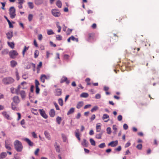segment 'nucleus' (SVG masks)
I'll list each match as a JSON object with an SVG mask.
<instances>
[{"instance_id":"393cba45","label":"nucleus","mask_w":159,"mask_h":159,"mask_svg":"<svg viewBox=\"0 0 159 159\" xmlns=\"http://www.w3.org/2000/svg\"><path fill=\"white\" fill-rule=\"evenodd\" d=\"M7 156V154L6 152H2L0 155V157L2 159L4 158Z\"/></svg>"},{"instance_id":"2eb2a0df","label":"nucleus","mask_w":159,"mask_h":159,"mask_svg":"<svg viewBox=\"0 0 159 159\" xmlns=\"http://www.w3.org/2000/svg\"><path fill=\"white\" fill-rule=\"evenodd\" d=\"M61 89H57L56 90L55 95L56 96H59L61 94Z\"/></svg>"},{"instance_id":"412c9836","label":"nucleus","mask_w":159,"mask_h":159,"mask_svg":"<svg viewBox=\"0 0 159 159\" xmlns=\"http://www.w3.org/2000/svg\"><path fill=\"white\" fill-rule=\"evenodd\" d=\"M84 105V102L82 101H80L76 105V108L79 109L81 107H82Z\"/></svg>"},{"instance_id":"680f3d73","label":"nucleus","mask_w":159,"mask_h":159,"mask_svg":"<svg viewBox=\"0 0 159 159\" xmlns=\"http://www.w3.org/2000/svg\"><path fill=\"white\" fill-rule=\"evenodd\" d=\"M101 96L99 94H97L96 95L95 98L96 99H99L101 98Z\"/></svg>"},{"instance_id":"774afa93","label":"nucleus","mask_w":159,"mask_h":159,"mask_svg":"<svg viewBox=\"0 0 159 159\" xmlns=\"http://www.w3.org/2000/svg\"><path fill=\"white\" fill-rule=\"evenodd\" d=\"M128 126L126 124H125L123 125V128L124 129L126 130L128 129Z\"/></svg>"},{"instance_id":"a19ab883","label":"nucleus","mask_w":159,"mask_h":159,"mask_svg":"<svg viewBox=\"0 0 159 159\" xmlns=\"http://www.w3.org/2000/svg\"><path fill=\"white\" fill-rule=\"evenodd\" d=\"M11 145L5 144V148L8 150L10 151L11 150Z\"/></svg>"},{"instance_id":"473e14b6","label":"nucleus","mask_w":159,"mask_h":159,"mask_svg":"<svg viewBox=\"0 0 159 159\" xmlns=\"http://www.w3.org/2000/svg\"><path fill=\"white\" fill-rule=\"evenodd\" d=\"M61 120V117L59 116H57L56 118L57 122L58 124H60Z\"/></svg>"},{"instance_id":"dca6fc26","label":"nucleus","mask_w":159,"mask_h":159,"mask_svg":"<svg viewBox=\"0 0 159 159\" xmlns=\"http://www.w3.org/2000/svg\"><path fill=\"white\" fill-rule=\"evenodd\" d=\"M81 144L84 147H86L88 145L89 142L86 139H83V142L81 143Z\"/></svg>"},{"instance_id":"bf43d9fd","label":"nucleus","mask_w":159,"mask_h":159,"mask_svg":"<svg viewBox=\"0 0 159 159\" xmlns=\"http://www.w3.org/2000/svg\"><path fill=\"white\" fill-rule=\"evenodd\" d=\"M16 79L17 80H19V73L18 72L17 69L16 70Z\"/></svg>"},{"instance_id":"aec40b11","label":"nucleus","mask_w":159,"mask_h":159,"mask_svg":"<svg viewBox=\"0 0 159 159\" xmlns=\"http://www.w3.org/2000/svg\"><path fill=\"white\" fill-rule=\"evenodd\" d=\"M75 136L78 140L79 141L80 140V134L79 133V129H76L75 131Z\"/></svg>"},{"instance_id":"79ce46f5","label":"nucleus","mask_w":159,"mask_h":159,"mask_svg":"<svg viewBox=\"0 0 159 159\" xmlns=\"http://www.w3.org/2000/svg\"><path fill=\"white\" fill-rule=\"evenodd\" d=\"M11 141L9 139H7L5 141V144L11 145Z\"/></svg>"},{"instance_id":"c03bdc74","label":"nucleus","mask_w":159,"mask_h":159,"mask_svg":"<svg viewBox=\"0 0 159 159\" xmlns=\"http://www.w3.org/2000/svg\"><path fill=\"white\" fill-rule=\"evenodd\" d=\"M106 146V145L105 143H102L98 145V147L101 148H103Z\"/></svg>"},{"instance_id":"a18cd8bd","label":"nucleus","mask_w":159,"mask_h":159,"mask_svg":"<svg viewBox=\"0 0 159 159\" xmlns=\"http://www.w3.org/2000/svg\"><path fill=\"white\" fill-rule=\"evenodd\" d=\"M61 135H62V139H63V142H66L67 140L65 134H61Z\"/></svg>"},{"instance_id":"864d4df0","label":"nucleus","mask_w":159,"mask_h":159,"mask_svg":"<svg viewBox=\"0 0 159 159\" xmlns=\"http://www.w3.org/2000/svg\"><path fill=\"white\" fill-rule=\"evenodd\" d=\"M107 132L108 134H110L111 133V128L108 127L107 129Z\"/></svg>"},{"instance_id":"5701e85b","label":"nucleus","mask_w":159,"mask_h":159,"mask_svg":"<svg viewBox=\"0 0 159 159\" xmlns=\"http://www.w3.org/2000/svg\"><path fill=\"white\" fill-rule=\"evenodd\" d=\"M101 124L100 123H98L96 126V130L97 132H100L101 129Z\"/></svg>"},{"instance_id":"5fc2aeb1","label":"nucleus","mask_w":159,"mask_h":159,"mask_svg":"<svg viewBox=\"0 0 159 159\" xmlns=\"http://www.w3.org/2000/svg\"><path fill=\"white\" fill-rule=\"evenodd\" d=\"M72 30V29H68L66 32L67 35H69L71 33Z\"/></svg>"},{"instance_id":"69168bd1","label":"nucleus","mask_w":159,"mask_h":159,"mask_svg":"<svg viewBox=\"0 0 159 159\" xmlns=\"http://www.w3.org/2000/svg\"><path fill=\"white\" fill-rule=\"evenodd\" d=\"M122 117L121 115H120L118 116L117 119L119 121H121L122 120Z\"/></svg>"},{"instance_id":"3c124183","label":"nucleus","mask_w":159,"mask_h":159,"mask_svg":"<svg viewBox=\"0 0 159 159\" xmlns=\"http://www.w3.org/2000/svg\"><path fill=\"white\" fill-rule=\"evenodd\" d=\"M98 107L95 106L93 108L91 109V111L92 112H93L94 111H95L97 110H98Z\"/></svg>"},{"instance_id":"ea45409f","label":"nucleus","mask_w":159,"mask_h":159,"mask_svg":"<svg viewBox=\"0 0 159 159\" xmlns=\"http://www.w3.org/2000/svg\"><path fill=\"white\" fill-rule=\"evenodd\" d=\"M89 140H90V143L92 145H93V146L95 145H96L95 142L93 139L91 138Z\"/></svg>"},{"instance_id":"f03ea898","label":"nucleus","mask_w":159,"mask_h":159,"mask_svg":"<svg viewBox=\"0 0 159 159\" xmlns=\"http://www.w3.org/2000/svg\"><path fill=\"white\" fill-rule=\"evenodd\" d=\"M14 145L15 149L18 152H21L23 148L21 143L18 140H15L14 143Z\"/></svg>"},{"instance_id":"6e6d98bb","label":"nucleus","mask_w":159,"mask_h":159,"mask_svg":"<svg viewBox=\"0 0 159 159\" xmlns=\"http://www.w3.org/2000/svg\"><path fill=\"white\" fill-rule=\"evenodd\" d=\"M142 145L141 144H139L138 145L136 146V148L139 150L142 149Z\"/></svg>"},{"instance_id":"4468645a","label":"nucleus","mask_w":159,"mask_h":159,"mask_svg":"<svg viewBox=\"0 0 159 159\" xmlns=\"http://www.w3.org/2000/svg\"><path fill=\"white\" fill-rule=\"evenodd\" d=\"M49 115L52 117H53L55 115V112L54 109H52L50 110L49 112Z\"/></svg>"},{"instance_id":"f257e3e1","label":"nucleus","mask_w":159,"mask_h":159,"mask_svg":"<svg viewBox=\"0 0 159 159\" xmlns=\"http://www.w3.org/2000/svg\"><path fill=\"white\" fill-rule=\"evenodd\" d=\"M27 88V83L25 82H23L20 85H19L17 88L16 89V94H19L23 99H25L26 97V94L24 90H20L21 89H25Z\"/></svg>"},{"instance_id":"423d86ee","label":"nucleus","mask_w":159,"mask_h":159,"mask_svg":"<svg viewBox=\"0 0 159 159\" xmlns=\"http://www.w3.org/2000/svg\"><path fill=\"white\" fill-rule=\"evenodd\" d=\"M52 15L55 17H58L60 16L61 13L58 10L56 9H53L52 10Z\"/></svg>"},{"instance_id":"f3484780","label":"nucleus","mask_w":159,"mask_h":159,"mask_svg":"<svg viewBox=\"0 0 159 159\" xmlns=\"http://www.w3.org/2000/svg\"><path fill=\"white\" fill-rule=\"evenodd\" d=\"M17 64V62L15 60H12L10 61L11 66L12 67H15Z\"/></svg>"},{"instance_id":"8fccbe9b","label":"nucleus","mask_w":159,"mask_h":159,"mask_svg":"<svg viewBox=\"0 0 159 159\" xmlns=\"http://www.w3.org/2000/svg\"><path fill=\"white\" fill-rule=\"evenodd\" d=\"M33 18V15L32 14H30L29 15L28 17V19L30 21L32 20V19Z\"/></svg>"},{"instance_id":"4c0bfd02","label":"nucleus","mask_w":159,"mask_h":159,"mask_svg":"<svg viewBox=\"0 0 159 159\" xmlns=\"http://www.w3.org/2000/svg\"><path fill=\"white\" fill-rule=\"evenodd\" d=\"M58 102L59 104L61 106L63 105V101L62 98H59L58 100Z\"/></svg>"},{"instance_id":"4d7b16f0","label":"nucleus","mask_w":159,"mask_h":159,"mask_svg":"<svg viewBox=\"0 0 159 159\" xmlns=\"http://www.w3.org/2000/svg\"><path fill=\"white\" fill-rule=\"evenodd\" d=\"M54 106L56 107V110H59L60 108L58 104L56 102H54Z\"/></svg>"},{"instance_id":"20e7f679","label":"nucleus","mask_w":159,"mask_h":159,"mask_svg":"<svg viewBox=\"0 0 159 159\" xmlns=\"http://www.w3.org/2000/svg\"><path fill=\"white\" fill-rule=\"evenodd\" d=\"M9 14L10 17L11 19L14 18L16 16V10L14 7H10L9 10Z\"/></svg>"},{"instance_id":"052dcab7","label":"nucleus","mask_w":159,"mask_h":159,"mask_svg":"<svg viewBox=\"0 0 159 159\" xmlns=\"http://www.w3.org/2000/svg\"><path fill=\"white\" fill-rule=\"evenodd\" d=\"M35 85L36 87H39V81L37 80H35Z\"/></svg>"},{"instance_id":"e2e57ef3","label":"nucleus","mask_w":159,"mask_h":159,"mask_svg":"<svg viewBox=\"0 0 159 159\" xmlns=\"http://www.w3.org/2000/svg\"><path fill=\"white\" fill-rule=\"evenodd\" d=\"M113 129L114 130L115 132H116L117 129V126L115 125H113Z\"/></svg>"},{"instance_id":"a878e982","label":"nucleus","mask_w":159,"mask_h":159,"mask_svg":"<svg viewBox=\"0 0 159 159\" xmlns=\"http://www.w3.org/2000/svg\"><path fill=\"white\" fill-rule=\"evenodd\" d=\"M74 111L75 108H74L72 107L71 108L67 113V115H69L73 113V112H74Z\"/></svg>"},{"instance_id":"9b49d317","label":"nucleus","mask_w":159,"mask_h":159,"mask_svg":"<svg viewBox=\"0 0 159 159\" xmlns=\"http://www.w3.org/2000/svg\"><path fill=\"white\" fill-rule=\"evenodd\" d=\"M23 140L26 142L30 146H32L34 145L33 143L27 138L24 139Z\"/></svg>"},{"instance_id":"13d9d810","label":"nucleus","mask_w":159,"mask_h":159,"mask_svg":"<svg viewBox=\"0 0 159 159\" xmlns=\"http://www.w3.org/2000/svg\"><path fill=\"white\" fill-rule=\"evenodd\" d=\"M1 3L2 4V10H4L5 9L4 7L5 6L6 3L5 2H1Z\"/></svg>"},{"instance_id":"338daca9","label":"nucleus","mask_w":159,"mask_h":159,"mask_svg":"<svg viewBox=\"0 0 159 159\" xmlns=\"http://www.w3.org/2000/svg\"><path fill=\"white\" fill-rule=\"evenodd\" d=\"M8 23L9 25V27L10 28H12L13 27V25H12L10 21H8Z\"/></svg>"},{"instance_id":"49530a36","label":"nucleus","mask_w":159,"mask_h":159,"mask_svg":"<svg viewBox=\"0 0 159 159\" xmlns=\"http://www.w3.org/2000/svg\"><path fill=\"white\" fill-rule=\"evenodd\" d=\"M90 79L89 78H86L85 79V81L87 83V85H90L91 84V83H90Z\"/></svg>"},{"instance_id":"58836bf2","label":"nucleus","mask_w":159,"mask_h":159,"mask_svg":"<svg viewBox=\"0 0 159 159\" xmlns=\"http://www.w3.org/2000/svg\"><path fill=\"white\" fill-rule=\"evenodd\" d=\"M28 5L29 7V8L32 9L34 8V5L33 3L32 2H29L28 3Z\"/></svg>"},{"instance_id":"cd10ccee","label":"nucleus","mask_w":159,"mask_h":159,"mask_svg":"<svg viewBox=\"0 0 159 159\" xmlns=\"http://www.w3.org/2000/svg\"><path fill=\"white\" fill-rule=\"evenodd\" d=\"M8 45V46L11 48L13 49L14 48L15 44L13 42H11L7 43Z\"/></svg>"},{"instance_id":"6ab92c4d","label":"nucleus","mask_w":159,"mask_h":159,"mask_svg":"<svg viewBox=\"0 0 159 159\" xmlns=\"http://www.w3.org/2000/svg\"><path fill=\"white\" fill-rule=\"evenodd\" d=\"M43 0H34V3L37 5H40L43 3Z\"/></svg>"},{"instance_id":"7c9ffc66","label":"nucleus","mask_w":159,"mask_h":159,"mask_svg":"<svg viewBox=\"0 0 159 159\" xmlns=\"http://www.w3.org/2000/svg\"><path fill=\"white\" fill-rule=\"evenodd\" d=\"M59 22H57L56 23L57 27L58 29L57 32L58 33H59L61 32V27L59 25Z\"/></svg>"},{"instance_id":"6e6552de","label":"nucleus","mask_w":159,"mask_h":159,"mask_svg":"<svg viewBox=\"0 0 159 159\" xmlns=\"http://www.w3.org/2000/svg\"><path fill=\"white\" fill-rule=\"evenodd\" d=\"M49 77L45 75H41L40 77V81L43 83H44L45 82V79H48Z\"/></svg>"},{"instance_id":"4be33fe9","label":"nucleus","mask_w":159,"mask_h":159,"mask_svg":"<svg viewBox=\"0 0 159 159\" xmlns=\"http://www.w3.org/2000/svg\"><path fill=\"white\" fill-rule=\"evenodd\" d=\"M2 114L3 116L6 118L8 119H10V118L9 114L6 111H3L2 112Z\"/></svg>"},{"instance_id":"de8ad7c7","label":"nucleus","mask_w":159,"mask_h":159,"mask_svg":"<svg viewBox=\"0 0 159 159\" xmlns=\"http://www.w3.org/2000/svg\"><path fill=\"white\" fill-rule=\"evenodd\" d=\"M71 40L74 41H76V42H78V38H75L73 36H72L70 37Z\"/></svg>"},{"instance_id":"7ed1b4c3","label":"nucleus","mask_w":159,"mask_h":159,"mask_svg":"<svg viewBox=\"0 0 159 159\" xmlns=\"http://www.w3.org/2000/svg\"><path fill=\"white\" fill-rule=\"evenodd\" d=\"M2 81L4 84L7 85L12 83L14 81V80L11 77H7L4 78Z\"/></svg>"},{"instance_id":"37998d69","label":"nucleus","mask_w":159,"mask_h":159,"mask_svg":"<svg viewBox=\"0 0 159 159\" xmlns=\"http://www.w3.org/2000/svg\"><path fill=\"white\" fill-rule=\"evenodd\" d=\"M69 57L70 56L67 54H64L63 55V59L65 60H68Z\"/></svg>"},{"instance_id":"603ef678","label":"nucleus","mask_w":159,"mask_h":159,"mask_svg":"<svg viewBox=\"0 0 159 159\" xmlns=\"http://www.w3.org/2000/svg\"><path fill=\"white\" fill-rule=\"evenodd\" d=\"M47 33V34L49 35H50L54 34V33L52 30H48Z\"/></svg>"},{"instance_id":"0eeeda50","label":"nucleus","mask_w":159,"mask_h":159,"mask_svg":"<svg viewBox=\"0 0 159 159\" xmlns=\"http://www.w3.org/2000/svg\"><path fill=\"white\" fill-rule=\"evenodd\" d=\"M39 112L41 116L44 118L47 119L48 118V116L46 115L45 111L43 109H40Z\"/></svg>"},{"instance_id":"b1692460","label":"nucleus","mask_w":159,"mask_h":159,"mask_svg":"<svg viewBox=\"0 0 159 159\" xmlns=\"http://www.w3.org/2000/svg\"><path fill=\"white\" fill-rule=\"evenodd\" d=\"M103 133V131H101L100 133L96 134L95 136L96 138L98 139H101Z\"/></svg>"},{"instance_id":"f704fd0d","label":"nucleus","mask_w":159,"mask_h":159,"mask_svg":"<svg viewBox=\"0 0 159 159\" xmlns=\"http://www.w3.org/2000/svg\"><path fill=\"white\" fill-rule=\"evenodd\" d=\"M42 65V63L41 61L39 62V64L37 66V70L38 71L40 70V68H41Z\"/></svg>"},{"instance_id":"a211bd4d","label":"nucleus","mask_w":159,"mask_h":159,"mask_svg":"<svg viewBox=\"0 0 159 159\" xmlns=\"http://www.w3.org/2000/svg\"><path fill=\"white\" fill-rule=\"evenodd\" d=\"M7 37L8 39H10L13 37V32L12 31H10L6 34Z\"/></svg>"},{"instance_id":"bb28decb","label":"nucleus","mask_w":159,"mask_h":159,"mask_svg":"<svg viewBox=\"0 0 159 159\" xmlns=\"http://www.w3.org/2000/svg\"><path fill=\"white\" fill-rule=\"evenodd\" d=\"M44 134L46 138L48 140H50L51 137L49 133L46 131H45Z\"/></svg>"},{"instance_id":"2f4dec72","label":"nucleus","mask_w":159,"mask_h":159,"mask_svg":"<svg viewBox=\"0 0 159 159\" xmlns=\"http://www.w3.org/2000/svg\"><path fill=\"white\" fill-rule=\"evenodd\" d=\"M29 48V47H26V46H25L24 49L22 51V54L23 56H24L25 55V53L26 51Z\"/></svg>"},{"instance_id":"0e129e2a","label":"nucleus","mask_w":159,"mask_h":159,"mask_svg":"<svg viewBox=\"0 0 159 159\" xmlns=\"http://www.w3.org/2000/svg\"><path fill=\"white\" fill-rule=\"evenodd\" d=\"M40 89L39 87H36V93L37 94H38L39 92Z\"/></svg>"},{"instance_id":"c85d7f7f","label":"nucleus","mask_w":159,"mask_h":159,"mask_svg":"<svg viewBox=\"0 0 159 159\" xmlns=\"http://www.w3.org/2000/svg\"><path fill=\"white\" fill-rule=\"evenodd\" d=\"M56 5L59 7L61 8L62 6V3L60 0H58L56 3Z\"/></svg>"},{"instance_id":"72a5a7b5","label":"nucleus","mask_w":159,"mask_h":159,"mask_svg":"<svg viewBox=\"0 0 159 159\" xmlns=\"http://www.w3.org/2000/svg\"><path fill=\"white\" fill-rule=\"evenodd\" d=\"M39 55V52L38 50H35L34 53V57L37 58Z\"/></svg>"},{"instance_id":"1a4fd4ad","label":"nucleus","mask_w":159,"mask_h":159,"mask_svg":"<svg viewBox=\"0 0 159 159\" xmlns=\"http://www.w3.org/2000/svg\"><path fill=\"white\" fill-rule=\"evenodd\" d=\"M118 141L117 140L112 141L108 144V146H111L112 147H115L117 145Z\"/></svg>"},{"instance_id":"9d476101","label":"nucleus","mask_w":159,"mask_h":159,"mask_svg":"<svg viewBox=\"0 0 159 159\" xmlns=\"http://www.w3.org/2000/svg\"><path fill=\"white\" fill-rule=\"evenodd\" d=\"M65 82H66V84H68L70 83L69 81L68 80L67 78L65 76H63L61 79L60 83H62Z\"/></svg>"},{"instance_id":"ddd939ff","label":"nucleus","mask_w":159,"mask_h":159,"mask_svg":"<svg viewBox=\"0 0 159 159\" xmlns=\"http://www.w3.org/2000/svg\"><path fill=\"white\" fill-rule=\"evenodd\" d=\"M102 119L103 120H105L106 119H107V120H104L105 122H107L110 120L109 116L107 114H104L103 115L102 117Z\"/></svg>"},{"instance_id":"39448f33","label":"nucleus","mask_w":159,"mask_h":159,"mask_svg":"<svg viewBox=\"0 0 159 159\" xmlns=\"http://www.w3.org/2000/svg\"><path fill=\"white\" fill-rule=\"evenodd\" d=\"M8 54L10 57L12 59H15L18 55L16 51L13 50L9 52Z\"/></svg>"},{"instance_id":"e433bc0d","label":"nucleus","mask_w":159,"mask_h":159,"mask_svg":"<svg viewBox=\"0 0 159 159\" xmlns=\"http://www.w3.org/2000/svg\"><path fill=\"white\" fill-rule=\"evenodd\" d=\"M8 50L6 49H4L2 51V53L3 55L6 54L8 53Z\"/></svg>"},{"instance_id":"09e8293b","label":"nucleus","mask_w":159,"mask_h":159,"mask_svg":"<svg viewBox=\"0 0 159 159\" xmlns=\"http://www.w3.org/2000/svg\"><path fill=\"white\" fill-rule=\"evenodd\" d=\"M56 39L58 40H61L62 39V36L60 35H57L56 36Z\"/></svg>"},{"instance_id":"f8f14e48","label":"nucleus","mask_w":159,"mask_h":159,"mask_svg":"<svg viewBox=\"0 0 159 159\" xmlns=\"http://www.w3.org/2000/svg\"><path fill=\"white\" fill-rule=\"evenodd\" d=\"M13 102L15 103H18L20 101L19 97L17 96H14L13 98Z\"/></svg>"},{"instance_id":"c9c22d12","label":"nucleus","mask_w":159,"mask_h":159,"mask_svg":"<svg viewBox=\"0 0 159 159\" xmlns=\"http://www.w3.org/2000/svg\"><path fill=\"white\" fill-rule=\"evenodd\" d=\"M55 147L56 148V151L57 152H59L60 151V146L58 145H57V144L55 145Z\"/></svg>"},{"instance_id":"c756f323","label":"nucleus","mask_w":159,"mask_h":159,"mask_svg":"<svg viewBox=\"0 0 159 159\" xmlns=\"http://www.w3.org/2000/svg\"><path fill=\"white\" fill-rule=\"evenodd\" d=\"M89 96V94L88 93H83L80 95V97L83 98H87Z\"/></svg>"}]
</instances>
